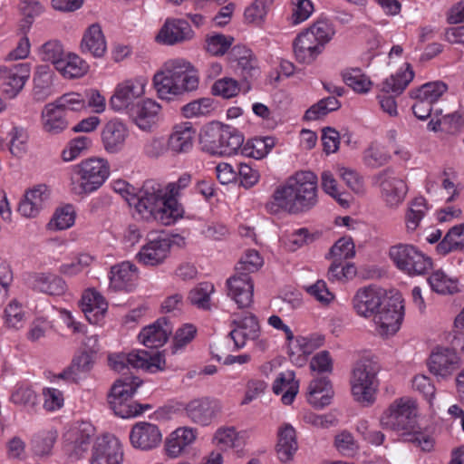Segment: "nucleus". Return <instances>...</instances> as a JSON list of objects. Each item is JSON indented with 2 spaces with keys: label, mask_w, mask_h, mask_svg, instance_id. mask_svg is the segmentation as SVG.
Masks as SVG:
<instances>
[{
  "label": "nucleus",
  "mask_w": 464,
  "mask_h": 464,
  "mask_svg": "<svg viewBox=\"0 0 464 464\" xmlns=\"http://www.w3.org/2000/svg\"><path fill=\"white\" fill-rule=\"evenodd\" d=\"M128 201L140 218L154 220L163 226L174 225L184 215L182 205L173 197H168L162 185L152 179L145 181Z\"/></svg>",
  "instance_id": "nucleus-1"
},
{
  "label": "nucleus",
  "mask_w": 464,
  "mask_h": 464,
  "mask_svg": "<svg viewBox=\"0 0 464 464\" xmlns=\"http://www.w3.org/2000/svg\"><path fill=\"white\" fill-rule=\"evenodd\" d=\"M318 203L317 177L311 171H299L289 177L273 194L270 208L277 207L290 214L306 213Z\"/></svg>",
  "instance_id": "nucleus-2"
},
{
  "label": "nucleus",
  "mask_w": 464,
  "mask_h": 464,
  "mask_svg": "<svg viewBox=\"0 0 464 464\" xmlns=\"http://www.w3.org/2000/svg\"><path fill=\"white\" fill-rule=\"evenodd\" d=\"M110 176L106 160L90 158L72 166L70 186L76 196L84 197L98 190Z\"/></svg>",
  "instance_id": "nucleus-3"
},
{
  "label": "nucleus",
  "mask_w": 464,
  "mask_h": 464,
  "mask_svg": "<svg viewBox=\"0 0 464 464\" xmlns=\"http://www.w3.org/2000/svg\"><path fill=\"white\" fill-rule=\"evenodd\" d=\"M243 142L244 137L238 130L218 122L207 125L199 136L201 150L213 156L237 154Z\"/></svg>",
  "instance_id": "nucleus-4"
},
{
  "label": "nucleus",
  "mask_w": 464,
  "mask_h": 464,
  "mask_svg": "<svg viewBox=\"0 0 464 464\" xmlns=\"http://www.w3.org/2000/svg\"><path fill=\"white\" fill-rule=\"evenodd\" d=\"M378 371L377 364L368 359H362L355 363L350 383L356 401L366 406L374 402L379 386Z\"/></svg>",
  "instance_id": "nucleus-5"
},
{
  "label": "nucleus",
  "mask_w": 464,
  "mask_h": 464,
  "mask_svg": "<svg viewBox=\"0 0 464 464\" xmlns=\"http://www.w3.org/2000/svg\"><path fill=\"white\" fill-rule=\"evenodd\" d=\"M417 407L415 401L409 398H401L390 405L381 418V424L385 429L401 432L409 436L416 431Z\"/></svg>",
  "instance_id": "nucleus-6"
},
{
  "label": "nucleus",
  "mask_w": 464,
  "mask_h": 464,
  "mask_svg": "<svg viewBox=\"0 0 464 464\" xmlns=\"http://www.w3.org/2000/svg\"><path fill=\"white\" fill-rule=\"evenodd\" d=\"M389 256L399 270L409 276L423 275L432 266L431 258L412 245L392 246Z\"/></svg>",
  "instance_id": "nucleus-7"
},
{
  "label": "nucleus",
  "mask_w": 464,
  "mask_h": 464,
  "mask_svg": "<svg viewBox=\"0 0 464 464\" xmlns=\"http://www.w3.org/2000/svg\"><path fill=\"white\" fill-rule=\"evenodd\" d=\"M95 428L88 421L76 422L63 435V448L69 457L79 459L89 450Z\"/></svg>",
  "instance_id": "nucleus-8"
},
{
  "label": "nucleus",
  "mask_w": 464,
  "mask_h": 464,
  "mask_svg": "<svg viewBox=\"0 0 464 464\" xmlns=\"http://www.w3.org/2000/svg\"><path fill=\"white\" fill-rule=\"evenodd\" d=\"M376 329L382 336L394 334L403 318V304L401 296L388 298L373 315Z\"/></svg>",
  "instance_id": "nucleus-9"
},
{
  "label": "nucleus",
  "mask_w": 464,
  "mask_h": 464,
  "mask_svg": "<svg viewBox=\"0 0 464 464\" xmlns=\"http://www.w3.org/2000/svg\"><path fill=\"white\" fill-rule=\"evenodd\" d=\"M222 409V402L218 399L205 396L189 401L184 412L192 423L207 427L218 418Z\"/></svg>",
  "instance_id": "nucleus-10"
},
{
  "label": "nucleus",
  "mask_w": 464,
  "mask_h": 464,
  "mask_svg": "<svg viewBox=\"0 0 464 464\" xmlns=\"http://www.w3.org/2000/svg\"><path fill=\"white\" fill-rule=\"evenodd\" d=\"M122 461L123 449L117 437L107 433L95 440L90 464H121Z\"/></svg>",
  "instance_id": "nucleus-11"
},
{
  "label": "nucleus",
  "mask_w": 464,
  "mask_h": 464,
  "mask_svg": "<svg viewBox=\"0 0 464 464\" xmlns=\"http://www.w3.org/2000/svg\"><path fill=\"white\" fill-rule=\"evenodd\" d=\"M375 184L380 188L382 198L389 207L401 204L407 193L405 182L395 175L391 169H386L374 177Z\"/></svg>",
  "instance_id": "nucleus-12"
},
{
  "label": "nucleus",
  "mask_w": 464,
  "mask_h": 464,
  "mask_svg": "<svg viewBox=\"0 0 464 464\" xmlns=\"http://www.w3.org/2000/svg\"><path fill=\"white\" fill-rule=\"evenodd\" d=\"M232 324L235 327L229 335L237 349L244 347L247 341H254L259 337L260 325L255 314L251 313L234 314Z\"/></svg>",
  "instance_id": "nucleus-13"
},
{
  "label": "nucleus",
  "mask_w": 464,
  "mask_h": 464,
  "mask_svg": "<svg viewBox=\"0 0 464 464\" xmlns=\"http://www.w3.org/2000/svg\"><path fill=\"white\" fill-rule=\"evenodd\" d=\"M30 77L28 63H18L13 67H0V92L8 98H14Z\"/></svg>",
  "instance_id": "nucleus-14"
},
{
  "label": "nucleus",
  "mask_w": 464,
  "mask_h": 464,
  "mask_svg": "<svg viewBox=\"0 0 464 464\" xmlns=\"http://www.w3.org/2000/svg\"><path fill=\"white\" fill-rule=\"evenodd\" d=\"M386 300L382 288L370 285L356 291L353 298V306L358 315L370 317L375 314Z\"/></svg>",
  "instance_id": "nucleus-15"
},
{
  "label": "nucleus",
  "mask_w": 464,
  "mask_h": 464,
  "mask_svg": "<svg viewBox=\"0 0 464 464\" xmlns=\"http://www.w3.org/2000/svg\"><path fill=\"white\" fill-rule=\"evenodd\" d=\"M460 365L459 354L448 347H438L429 360L430 372L441 379L450 377Z\"/></svg>",
  "instance_id": "nucleus-16"
},
{
  "label": "nucleus",
  "mask_w": 464,
  "mask_h": 464,
  "mask_svg": "<svg viewBox=\"0 0 464 464\" xmlns=\"http://www.w3.org/2000/svg\"><path fill=\"white\" fill-rule=\"evenodd\" d=\"M198 430L192 427H179L173 430L165 440L164 451L170 459H177L188 452L196 441Z\"/></svg>",
  "instance_id": "nucleus-17"
},
{
  "label": "nucleus",
  "mask_w": 464,
  "mask_h": 464,
  "mask_svg": "<svg viewBox=\"0 0 464 464\" xmlns=\"http://www.w3.org/2000/svg\"><path fill=\"white\" fill-rule=\"evenodd\" d=\"M162 440V434L157 425L140 421L134 424L130 432V441L133 448L140 450H151L157 448Z\"/></svg>",
  "instance_id": "nucleus-18"
},
{
  "label": "nucleus",
  "mask_w": 464,
  "mask_h": 464,
  "mask_svg": "<svg viewBox=\"0 0 464 464\" xmlns=\"http://www.w3.org/2000/svg\"><path fill=\"white\" fill-rule=\"evenodd\" d=\"M145 82L141 79H131L119 84L111 97L110 105L121 111L129 109L133 102L144 93Z\"/></svg>",
  "instance_id": "nucleus-19"
},
{
  "label": "nucleus",
  "mask_w": 464,
  "mask_h": 464,
  "mask_svg": "<svg viewBox=\"0 0 464 464\" xmlns=\"http://www.w3.org/2000/svg\"><path fill=\"white\" fill-rule=\"evenodd\" d=\"M128 137L129 130L126 124L118 119L107 121L101 131L103 149L111 154L121 151Z\"/></svg>",
  "instance_id": "nucleus-20"
},
{
  "label": "nucleus",
  "mask_w": 464,
  "mask_h": 464,
  "mask_svg": "<svg viewBox=\"0 0 464 464\" xmlns=\"http://www.w3.org/2000/svg\"><path fill=\"white\" fill-rule=\"evenodd\" d=\"M197 130L189 121L175 124L169 135L167 145L173 154L188 153L194 145Z\"/></svg>",
  "instance_id": "nucleus-21"
},
{
  "label": "nucleus",
  "mask_w": 464,
  "mask_h": 464,
  "mask_svg": "<svg viewBox=\"0 0 464 464\" xmlns=\"http://www.w3.org/2000/svg\"><path fill=\"white\" fill-rule=\"evenodd\" d=\"M227 295L239 308H247L253 303L254 282L250 276L235 274L227 280Z\"/></svg>",
  "instance_id": "nucleus-22"
},
{
  "label": "nucleus",
  "mask_w": 464,
  "mask_h": 464,
  "mask_svg": "<svg viewBox=\"0 0 464 464\" xmlns=\"http://www.w3.org/2000/svg\"><path fill=\"white\" fill-rule=\"evenodd\" d=\"M173 325L168 317L159 318L155 323L144 327L140 334V342L148 348L163 346L172 334Z\"/></svg>",
  "instance_id": "nucleus-23"
},
{
  "label": "nucleus",
  "mask_w": 464,
  "mask_h": 464,
  "mask_svg": "<svg viewBox=\"0 0 464 464\" xmlns=\"http://www.w3.org/2000/svg\"><path fill=\"white\" fill-rule=\"evenodd\" d=\"M193 37V31L189 24L183 19L168 18L156 39L158 42L173 45L189 40Z\"/></svg>",
  "instance_id": "nucleus-24"
},
{
  "label": "nucleus",
  "mask_w": 464,
  "mask_h": 464,
  "mask_svg": "<svg viewBox=\"0 0 464 464\" xmlns=\"http://www.w3.org/2000/svg\"><path fill=\"white\" fill-rule=\"evenodd\" d=\"M176 69H181L176 65V59L164 63L161 69L154 74L153 84L160 99L170 100L175 96Z\"/></svg>",
  "instance_id": "nucleus-25"
},
{
  "label": "nucleus",
  "mask_w": 464,
  "mask_h": 464,
  "mask_svg": "<svg viewBox=\"0 0 464 464\" xmlns=\"http://www.w3.org/2000/svg\"><path fill=\"white\" fill-rule=\"evenodd\" d=\"M334 392L328 377L314 378L307 388V401L317 409L329 405L334 397Z\"/></svg>",
  "instance_id": "nucleus-26"
},
{
  "label": "nucleus",
  "mask_w": 464,
  "mask_h": 464,
  "mask_svg": "<svg viewBox=\"0 0 464 464\" xmlns=\"http://www.w3.org/2000/svg\"><path fill=\"white\" fill-rule=\"evenodd\" d=\"M160 109L158 102L147 99L132 106L130 115L140 130H150L156 124Z\"/></svg>",
  "instance_id": "nucleus-27"
},
{
  "label": "nucleus",
  "mask_w": 464,
  "mask_h": 464,
  "mask_svg": "<svg viewBox=\"0 0 464 464\" xmlns=\"http://www.w3.org/2000/svg\"><path fill=\"white\" fill-rule=\"evenodd\" d=\"M137 279V267L130 262H122L111 269L110 285L115 291H131Z\"/></svg>",
  "instance_id": "nucleus-28"
},
{
  "label": "nucleus",
  "mask_w": 464,
  "mask_h": 464,
  "mask_svg": "<svg viewBox=\"0 0 464 464\" xmlns=\"http://www.w3.org/2000/svg\"><path fill=\"white\" fill-rule=\"evenodd\" d=\"M80 48L82 53L102 57L107 50L105 36L99 24H91L84 32Z\"/></svg>",
  "instance_id": "nucleus-29"
},
{
  "label": "nucleus",
  "mask_w": 464,
  "mask_h": 464,
  "mask_svg": "<svg viewBox=\"0 0 464 464\" xmlns=\"http://www.w3.org/2000/svg\"><path fill=\"white\" fill-rule=\"evenodd\" d=\"M140 384L141 381L138 377L128 376L118 379L111 388V392L108 396V402L111 408H116L121 410V412L127 413L124 410L122 411L120 400L132 398Z\"/></svg>",
  "instance_id": "nucleus-30"
},
{
  "label": "nucleus",
  "mask_w": 464,
  "mask_h": 464,
  "mask_svg": "<svg viewBox=\"0 0 464 464\" xmlns=\"http://www.w3.org/2000/svg\"><path fill=\"white\" fill-rule=\"evenodd\" d=\"M298 450L295 430L289 423L282 424L277 430L276 450L282 462H287L294 458Z\"/></svg>",
  "instance_id": "nucleus-31"
},
{
  "label": "nucleus",
  "mask_w": 464,
  "mask_h": 464,
  "mask_svg": "<svg viewBox=\"0 0 464 464\" xmlns=\"http://www.w3.org/2000/svg\"><path fill=\"white\" fill-rule=\"evenodd\" d=\"M26 281L32 289L51 295H62L65 290L64 281L58 276L50 273L30 274Z\"/></svg>",
  "instance_id": "nucleus-32"
},
{
  "label": "nucleus",
  "mask_w": 464,
  "mask_h": 464,
  "mask_svg": "<svg viewBox=\"0 0 464 464\" xmlns=\"http://www.w3.org/2000/svg\"><path fill=\"white\" fill-rule=\"evenodd\" d=\"M176 65L181 69H176V83L179 87L175 89V96L181 95L188 92L198 89L199 77L194 66L185 59L177 58Z\"/></svg>",
  "instance_id": "nucleus-33"
},
{
  "label": "nucleus",
  "mask_w": 464,
  "mask_h": 464,
  "mask_svg": "<svg viewBox=\"0 0 464 464\" xmlns=\"http://www.w3.org/2000/svg\"><path fill=\"white\" fill-rule=\"evenodd\" d=\"M169 250V242L161 238L151 240L137 254L139 263L144 266H157L164 261Z\"/></svg>",
  "instance_id": "nucleus-34"
},
{
  "label": "nucleus",
  "mask_w": 464,
  "mask_h": 464,
  "mask_svg": "<svg viewBox=\"0 0 464 464\" xmlns=\"http://www.w3.org/2000/svg\"><path fill=\"white\" fill-rule=\"evenodd\" d=\"M129 354V365L131 368L143 369L150 372L165 368V359L160 352L148 353L144 350L132 351Z\"/></svg>",
  "instance_id": "nucleus-35"
},
{
  "label": "nucleus",
  "mask_w": 464,
  "mask_h": 464,
  "mask_svg": "<svg viewBox=\"0 0 464 464\" xmlns=\"http://www.w3.org/2000/svg\"><path fill=\"white\" fill-rule=\"evenodd\" d=\"M42 125L48 134L57 135L68 128L66 113L54 103H49L43 110Z\"/></svg>",
  "instance_id": "nucleus-36"
},
{
  "label": "nucleus",
  "mask_w": 464,
  "mask_h": 464,
  "mask_svg": "<svg viewBox=\"0 0 464 464\" xmlns=\"http://www.w3.org/2000/svg\"><path fill=\"white\" fill-rule=\"evenodd\" d=\"M93 362V354H92V353L82 352L73 358L69 367L55 377L65 380L66 382H77L81 379L82 374H86L92 370Z\"/></svg>",
  "instance_id": "nucleus-37"
},
{
  "label": "nucleus",
  "mask_w": 464,
  "mask_h": 464,
  "mask_svg": "<svg viewBox=\"0 0 464 464\" xmlns=\"http://www.w3.org/2000/svg\"><path fill=\"white\" fill-rule=\"evenodd\" d=\"M272 390L276 394L282 393L281 401L285 405H290L299 390V381L295 380L293 371L281 372L275 380Z\"/></svg>",
  "instance_id": "nucleus-38"
},
{
  "label": "nucleus",
  "mask_w": 464,
  "mask_h": 464,
  "mask_svg": "<svg viewBox=\"0 0 464 464\" xmlns=\"http://www.w3.org/2000/svg\"><path fill=\"white\" fill-rule=\"evenodd\" d=\"M428 283L431 290L439 295H454L464 291L457 278L449 276L442 270L434 271L428 277Z\"/></svg>",
  "instance_id": "nucleus-39"
},
{
  "label": "nucleus",
  "mask_w": 464,
  "mask_h": 464,
  "mask_svg": "<svg viewBox=\"0 0 464 464\" xmlns=\"http://www.w3.org/2000/svg\"><path fill=\"white\" fill-rule=\"evenodd\" d=\"M232 62H237L245 78L254 76L257 71L256 59L252 51L245 45H235L229 53Z\"/></svg>",
  "instance_id": "nucleus-40"
},
{
  "label": "nucleus",
  "mask_w": 464,
  "mask_h": 464,
  "mask_svg": "<svg viewBox=\"0 0 464 464\" xmlns=\"http://www.w3.org/2000/svg\"><path fill=\"white\" fill-rule=\"evenodd\" d=\"M413 77L414 72L411 65L406 63V69L404 71L397 72L395 74H392L383 81L382 91L386 93L392 92L399 95L405 90Z\"/></svg>",
  "instance_id": "nucleus-41"
},
{
  "label": "nucleus",
  "mask_w": 464,
  "mask_h": 464,
  "mask_svg": "<svg viewBox=\"0 0 464 464\" xmlns=\"http://www.w3.org/2000/svg\"><path fill=\"white\" fill-rule=\"evenodd\" d=\"M53 73L47 65L38 66L34 76V97L44 101L51 94Z\"/></svg>",
  "instance_id": "nucleus-42"
},
{
  "label": "nucleus",
  "mask_w": 464,
  "mask_h": 464,
  "mask_svg": "<svg viewBox=\"0 0 464 464\" xmlns=\"http://www.w3.org/2000/svg\"><path fill=\"white\" fill-rule=\"evenodd\" d=\"M82 312L90 322V314L94 313V316L103 315L107 311L108 304L103 296L93 289H89L84 292L82 297Z\"/></svg>",
  "instance_id": "nucleus-43"
},
{
  "label": "nucleus",
  "mask_w": 464,
  "mask_h": 464,
  "mask_svg": "<svg viewBox=\"0 0 464 464\" xmlns=\"http://www.w3.org/2000/svg\"><path fill=\"white\" fill-rule=\"evenodd\" d=\"M448 86L441 81L422 84L420 88L411 91L413 99H423L434 104L447 92Z\"/></svg>",
  "instance_id": "nucleus-44"
},
{
  "label": "nucleus",
  "mask_w": 464,
  "mask_h": 464,
  "mask_svg": "<svg viewBox=\"0 0 464 464\" xmlns=\"http://www.w3.org/2000/svg\"><path fill=\"white\" fill-rule=\"evenodd\" d=\"M275 0H254L244 12L246 24L261 25Z\"/></svg>",
  "instance_id": "nucleus-45"
},
{
  "label": "nucleus",
  "mask_w": 464,
  "mask_h": 464,
  "mask_svg": "<svg viewBox=\"0 0 464 464\" xmlns=\"http://www.w3.org/2000/svg\"><path fill=\"white\" fill-rule=\"evenodd\" d=\"M88 69L87 63L76 54H69L57 68L67 78H80L88 72Z\"/></svg>",
  "instance_id": "nucleus-46"
},
{
  "label": "nucleus",
  "mask_w": 464,
  "mask_h": 464,
  "mask_svg": "<svg viewBox=\"0 0 464 464\" xmlns=\"http://www.w3.org/2000/svg\"><path fill=\"white\" fill-rule=\"evenodd\" d=\"M214 285L208 282H202L190 290L188 299L191 304L199 309L210 310V295L214 293Z\"/></svg>",
  "instance_id": "nucleus-47"
},
{
  "label": "nucleus",
  "mask_w": 464,
  "mask_h": 464,
  "mask_svg": "<svg viewBox=\"0 0 464 464\" xmlns=\"http://www.w3.org/2000/svg\"><path fill=\"white\" fill-rule=\"evenodd\" d=\"M75 221V212L72 205L57 208L47 224L50 230H64L70 228Z\"/></svg>",
  "instance_id": "nucleus-48"
},
{
  "label": "nucleus",
  "mask_w": 464,
  "mask_h": 464,
  "mask_svg": "<svg viewBox=\"0 0 464 464\" xmlns=\"http://www.w3.org/2000/svg\"><path fill=\"white\" fill-rule=\"evenodd\" d=\"M214 111L210 98H200L181 107V113L187 119L206 117Z\"/></svg>",
  "instance_id": "nucleus-49"
},
{
  "label": "nucleus",
  "mask_w": 464,
  "mask_h": 464,
  "mask_svg": "<svg viewBox=\"0 0 464 464\" xmlns=\"http://www.w3.org/2000/svg\"><path fill=\"white\" fill-rule=\"evenodd\" d=\"M427 210L428 207L424 198L419 197L412 200L405 217L407 228L411 231L416 230Z\"/></svg>",
  "instance_id": "nucleus-50"
},
{
  "label": "nucleus",
  "mask_w": 464,
  "mask_h": 464,
  "mask_svg": "<svg viewBox=\"0 0 464 464\" xmlns=\"http://www.w3.org/2000/svg\"><path fill=\"white\" fill-rule=\"evenodd\" d=\"M263 266V258L259 253L256 250H248L240 258L236 266V273L239 276H250L251 273H255L259 270Z\"/></svg>",
  "instance_id": "nucleus-51"
},
{
  "label": "nucleus",
  "mask_w": 464,
  "mask_h": 464,
  "mask_svg": "<svg viewBox=\"0 0 464 464\" xmlns=\"http://www.w3.org/2000/svg\"><path fill=\"white\" fill-rule=\"evenodd\" d=\"M342 76L345 84L354 92L364 93L371 88V81L362 73L360 69L346 70L342 73Z\"/></svg>",
  "instance_id": "nucleus-52"
},
{
  "label": "nucleus",
  "mask_w": 464,
  "mask_h": 464,
  "mask_svg": "<svg viewBox=\"0 0 464 464\" xmlns=\"http://www.w3.org/2000/svg\"><path fill=\"white\" fill-rule=\"evenodd\" d=\"M356 275V267L352 263L342 264V260L334 258L328 268L327 277L331 282H341L352 279Z\"/></svg>",
  "instance_id": "nucleus-53"
},
{
  "label": "nucleus",
  "mask_w": 464,
  "mask_h": 464,
  "mask_svg": "<svg viewBox=\"0 0 464 464\" xmlns=\"http://www.w3.org/2000/svg\"><path fill=\"white\" fill-rule=\"evenodd\" d=\"M11 401L14 404L23 407L26 411L30 413L36 411L38 405L37 395L31 388H18L14 392H13Z\"/></svg>",
  "instance_id": "nucleus-54"
},
{
  "label": "nucleus",
  "mask_w": 464,
  "mask_h": 464,
  "mask_svg": "<svg viewBox=\"0 0 464 464\" xmlns=\"http://www.w3.org/2000/svg\"><path fill=\"white\" fill-rule=\"evenodd\" d=\"M464 249V234H445L436 246L439 255L446 256L451 252Z\"/></svg>",
  "instance_id": "nucleus-55"
},
{
  "label": "nucleus",
  "mask_w": 464,
  "mask_h": 464,
  "mask_svg": "<svg viewBox=\"0 0 464 464\" xmlns=\"http://www.w3.org/2000/svg\"><path fill=\"white\" fill-rule=\"evenodd\" d=\"M321 184L324 191L335 198L341 206L347 207L349 205V200L343 198L345 194L340 190L337 180L330 171L322 173Z\"/></svg>",
  "instance_id": "nucleus-56"
},
{
  "label": "nucleus",
  "mask_w": 464,
  "mask_h": 464,
  "mask_svg": "<svg viewBox=\"0 0 464 464\" xmlns=\"http://www.w3.org/2000/svg\"><path fill=\"white\" fill-rule=\"evenodd\" d=\"M58 108L65 112L66 110L79 111L86 109V99L84 93L69 92L65 93L53 102Z\"/></svg>",
  "instance_id": "nucleus-57"
},
{
  "label": "nucleus",
  "mask_w": 464,
  "mask_h": 464,
  "mask_svg": "<svg viewBox=\"0 0 464 464\" xmlns=\"http://www.w3.org/2000/svg\"><path fill=\"white\" fill-rule=\"evenodd\" d=\"M92 145V140L88 136H79L72 140L63 150L62 157L64 161H72L78 158Z\"/></svg>",
  "instance_id": "nucleus-58"
},
{
  "label": "nucleus",
  "mask_w": 464,
  "mask_h": 464,
  "mask_svg": "<svg viewBox=\"0 0 464 464\" xmlns=\"http://www.w3.org/2000/svg\"><path fill=\"white\" fill-rule=\"evenodd\" d=\"M234 42L232 36L214 34L206 39V50L212 55H223L230 48Z\"/></svg>",
  "instance_id": "nucleus-59"
},
{
  "label": "nucleus",
  "mask_w": 464,
  "mask_h": 464,
  "mask_svg": "<svg viewBox=\"0 0 464 464\" xmlns=\"http://www.w3.org/2000/svg\"><path fill=\"white\" fill-rule=\"evenodd\" d=\"M239 91L238 82L229 77H224L216 81L211 87V92L214 95L221 96L225 99L237 96Z\"/></svg>",
  "instance_id": "nucleus-60"
},
{
  "label": "nucleus",
  "mask_w": 464,
  "mask_h": 464,
  "mask_svg": "<svg viewBox=\"0 0 464 464\" xmlns=\"http://www.w3.org/2000/svg\"><path fill=\"white\" fill-rule=\"evenodd\" d=\"M355 255L354 243L351 237H341L330 249L329 256L339 260L351 258Z\"/></svg>",
  "instance_id": "nucleus-61"
},
{
  "label": "nucleus",
  "mask_w": 464,
  "mask_h": 464,
  "mask_svg": "<svg viewBox=\"0 0 464 464\" xmlns=\"http://www.w3.org/2000/svg\"><path fill=\"white\" fill-rule=\"evenodd\" d=\"M291 3L293 11L289 20L294 25L307 20L314 11L313 3L310 0H291Z\"/></svg>",
  "instance_id": "nucleus-62"
},
{
  "label": "nucleus",
  "mask_w": 464,
  "mask_h": 464,
  "mask_svg": "<svg viewBox=\"0 0 464 464\" xmlns=\"http://www.w3.org/2000/svg\"><path fill=\"white\" fill-rule=\"evenodd\" d=\"M40 54L42 60L52 63L56 69L59 63L64 59L63 46L58 41H49L45 43L41 48Z\"/></svg>",
  "instance_id": "nucleus-63"
},
{
  "label": "nucleus",
  "mask_w": 464,
  "mask_h": 464,
  "mask_svg": "<svg viewBox=\"0 0 464 464\" xmlns=\"http://www.w3.org/2000/svg\"><path fill=\"white\" fill-rule=\"evenodd\" d=\"M390 160V155L384 150L376 144H372L365 151L363 155V160L366 165L378 168L386 164Z\"/></svg>",
  "instance_id": "nucleus-64"
}]
</instances>
